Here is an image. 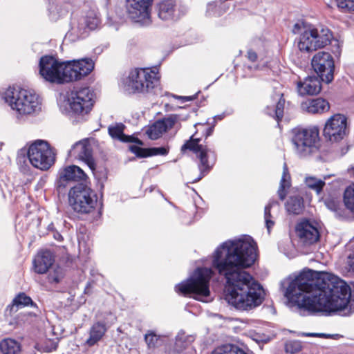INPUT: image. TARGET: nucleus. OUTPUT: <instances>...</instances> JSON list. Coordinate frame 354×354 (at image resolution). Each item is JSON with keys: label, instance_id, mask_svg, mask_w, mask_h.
<instances>
[{"label": "nucleus", "instance_id": "nucleus-1", "mask_svg": "<svg viewBox=\"0 0 354 354\" xmlns=\"http://www.w3.org/2000/svg\"><path fill=\"white\" fill-rule=\"evenodd\" d=\"M256 250L252 238L244 236L222 243L212 257L213 268L226 280L224 299L239 311H250L263 301L262 286L244 270L254 263Z\"/></svg>", "mask_w": 354, "mask_h": 354}, {"label": "nucleus", "instance_id": "nucleus-2", "mask_svg": "<svg viewBox=\"0 0 354 354\" xmlns=\"http://www.w3.org/2000/svg\"><path fill=\"white\" fill-rule=\"evenodd\" d=\"M351 295L350 287L337 276L311 270L301 272L285 292L290 302L311 313L342 310Z\"/></svg>", "mask_w": 354, "mask_h": 354}, {"label": "nucleus", "instance_id": "nucleus-3", "mask_svg": "<svg viewBox=\"0 0 354 354\" xmlns=\"http://www.w3.org/2000/svg\"><path fill=\"white\" fill-rule=\"evenodd\" d=\"M3 99L19 120L35 115L41 111V99L32 89L10 86L3 92Z\"/></svg>", "mask_w": 354, "mask_h": 354}, {"label": "nucleus", "instance_id": "nucleus-4", "mask_svg": "<svg viewBox=\"0 0 354 354\" xmlns=\"http://www.w3.org/2000/svg\"><path fill=\"white\" fill-rule=\"evenodd\" d=\"M292 32L299 35L297 47L302 53H311L324 48L330 44L333 37L328 28L304 21L296 23Z\"/></svg>", "mask_w": 354, "mask_h": 354}, {"label": "nucleus", "instance_id": "nucleus-5", "mask_svg": "<svg viewBox=\"0 0 354 354\" xmlns=\"http://www.w3.org/2000/svg\"><path fill=\"white\" fill-rule=\"evenodd\" d=\"M94 103L93 91L88 87H82L73 90L66 100L59 104V107L63 113L70 115L80 122L87 119Z\"/></svg>", "mask_w": 354, "mask_h": 354}, {"label": "nucleus", "instance_id": "nucleus-6", "mask_svg": "<svg viewBox=\"0 0 354 354\" xmlns=\"http://www.w3.org/2000/svg\"><path fill=\"white\" fill-rule=\"evenodd\" d=\"M213 275L211 268H197L186 281L176 286V291L184 295H190L196 299L204 301L209 295V281Z\"/></svg>", "mask_w": 354, "mask_h": 354}, {"label": "nucleus", "instance_id": "nucleus-7", "mask_svg": "<svg viewBox=\"0 0 354 354\" xmlns=\"http://www.w3.org/2000/svg\"><path fill=\"white\" fill-rule=\"evenodd\" d=\"M156 68H135L124 81V88L129 93L150 92L158 84Z\"/></svg>", "mask_w": 354, "mask_h": 354}, {"label": "nucleus", "instance_id": "nucleus-8", "mask_svg": "<svg viewBox=\"0 0 354 354\" xmlns=\"http://www.w3.org/2000/svg\"><path fill=\"white\" fill-rule=\"evenodd\" d=\"M27 154L30 164L40 170H48L55 162L54 149L42 140H37L30 144Z\"/></svg>", "mask_w": 354, "mask_h": 354}, {"label": "nucleus", "instance_id": "nucleus-9", "mask_svg": "<svg viewBox=\"0 0 354 354\" xmlns=\"http://www.w3.org/2000/svg\"><path fill=\"white\" fill-rule=\"evenodd\" d=\"M68 202L75 212L88 214L95 207L97 196L90 188L77 185L69 191Z\"/></svg>", "mask_w": 354, "mask_h": 354}, {"label": "nucleus", "instance_id": "nucleus-10", "mask_svg": "<svg viewBox=\"0 0 354 354\" xmlns=\"http://www.w3.org/2000/svg\"><path fill=\"white\" fill-rule=\"evenodd\" d=\"M319 140L317 127L313 126L306 129L295 128L292 130V142L297 153L302 156L316 149Z\"/></svg>", "mask_w": 354, "mask_h": 354}, {"label": "nucleus", "instance_id": "nucleus-11", "mask_svg": "<svg viewBox=\"0 0 354 354\" xmlns=\"http://www.w3.org/2000/svg\"><path fill=\"white\" fill-rule=\"evenodd\" d=\"M39 74L46 81L51 83L62 84L68 75L67 62H59L52 56H44L39 61Z\"/></svg>", "mask_w": 354, "mask_h": 354}, {"label": "nucleus", "instance_id": "nucleus-12", "mask_svg": "<svg viewBox=\"0 0 354 354\" xmlns=\"http://www.w3.org/2000/svg\"><path fill=\"white\" fill-rule=\"evenodd\" d=\"M194 135L191 136L190 139L181 147V151H183L185 149H189L194 152L199 158L200 163L198 168L201 171V175L194 180L193 183L201 180L204 176V174L210 170L215 162L214 152L206 145L199 144L200 139L194 138Z\"/></svg>", "mask_w": 354, "mask_h": 354}, {"label": "nucleus", "instance_id": "nucleus-13", "mask_svg": "<svg viewBox=\"0 0 354 354\" xmlns=\"http://www.w3.org/2000/svg\"><path fill=\"white\" fill-rule=\"evenodd\" d=\"M311 66L323 82L328 84L333 80L335 64L329 53L319 51L315 54L311 59Z\"/></svg>", "mask_w": 354, "mask_h": 354}, {"label": "nucleus", "instance_id": "nucleus-14", "mask_svg": "<svg viewBox=\"0 0 354 354\" xmlns=\"http://www.w3.org/2000/svg\"><path fill=\"white\" fill-rule=\"evenodd\" d=\"M347 133V118L342 114L332 115L325 124L324 136L332 142L342 140Z\"/></svg>", "mask_w": 354, "mask_h": 354}, {"label": "nucleus", "instance_id": "nucleus-15", "mask_svg": "<svg viewBox=\"0 0 354 354\" xmlns=\"http://www.w3.org/2000/svg\"><path fill=\"white\" fill-rule=\"evenodd\" d=\"M68 156L71 159L84 162L93 173L95 171L96 162L88 139L75 142L68 151Z\"/></svg>", "mask_w": 354, "mask_h": 354}, {"label": "nucleus", "instance_id": "nucleus-16", "mask_svg": "<svg viewBox=\"0 0 354 354\" xmlns=\"http://www.w3.org/2000/svg\"><path fill=\"white\" fill-rule=\"evenodd\" d=\"M66 62L68 75L66 76V80L68 82L82 79L94 68V62L90 58L74 59Z\"/></svg>", "mask_w": 354, "mask_h": 354}, {"label": "nucleus", "instance_id": "nucleus-17", "mask_svg": "<svg viewBox=\"0 0 354 354\" xmlns=\"http://www.w3.org/2000/svg\"><path fill=\"white\" fill-rule=\"evenodd\" d=\"M153 0H127L129 17L136 22H145L149 19V8Z\"/></svg>", "mask_w": 354, "mask_h": 354}, {"label": "nucleus", "instance_id": "nucleus-18", "mask_svg": "<svg viewBox=\"0 0 354 354\" xmlns=\"http://www.w3.org/2000/svg\"><path fill=\"white\" fill-rule=\"evenodd\" d=\"M295 232L299 242L304 245H313L319 239L317 227L308 220H303L298 223L296 225Z\"/></svg>", "mask_w": 354, "mask_h": 354}, {"label": "nucleus", "instance_id": "nucleus-19", "mask_svg": "<svg viewBox=\"0 0 354 354\" xmlns=\"http://www.w3.org/2000/svg\"><path fill=\"white\" fill-rule=\"evenodd\" d=\"M178 121V117L175 115H171L159 120L150 125L146 130V133L151 140H156L160 138L165 132H167L174 127Z\"/></svg>", "mask_w": 354, "mask_h": 354}, {"label": "nucleus", "instance_id": "nucleus-20", "mask_svg": "<svg viewBox=\"0 0 354 354\" xmlns=\"http://www.w3.org/2000/svg\"><path fill=\"white\" fill-rule=\"evenodd\" d=\"M86 178L84 171L76 165L66 167L59 171V187H65L66 183L71 181L83 180Z\"/></svg>", "mask_w": 354, "mask_h": 354}, {"label": "nucleus", "instance_id": "nucleus-21", "mask_svg": "<svg viewBox=\"0 0 354 354\" xmlns=\"http://www.w3.org/2000/svg\"><path fill=\"white\" fill-rule=\"evenodd\" d=\"M321 88L320 80L316 76H308L297 82V91L300 95H317Z\"/></svg>", "mask_w": 354, "mask_h": 354}, {"label": "nucleus", "instance_id": "nucleus-22", "mask_svg": "<svg viewBox=\"0 0 354 354\" xmlns=\"http://www.w3.org/2000/svg\"><path fill=\"white\" fill-rule=\"evenodd\" d=\"M100 24V19L96 13L92 12L82 21L78 23L77 28L73 27L71 34H76L77 37H84L87 33V30H95Z\"/></svg>", "mask_w": 354, "mask_h": 354}, {"label": "nucleus", "instance_id": "nucleus-23", "mask_svg": "<svg viewBox=\"0 0 354 354\" xmlns=\"http://www.w3.org/2000/svg\"><path fill=\"white\" fill-rule=\"evenodd\" d=\"M54 262L51 252L45 250L39 252L33 261L35 271L39 274L46 273Z\"/></svg>", "mask_w": 354, "mask_h": 354}, {"label": "nucleus", "instance_id": "nucleus-24", "mask_svg": "<svg viewBox=\"0 0 354 354\" xmlns=\"http://www.w3.org/2000/svg\"><path fill=\"white\" fill-rule=\"evenodd\" d=\"M125 126L122 123H115L108 127L109 136L114 140L127 143H137L142 145V142L133 136H127L124 133Z\"/></svg>", "mask_w": 354, "mask_h": 354}, {"label": "nucleus", "instance_id": "nucleus-25", "mask_svg": "<svg viewBox=\"0 0 354 354\" xmlns=\"http://www.w3.org/2000/svg\"><path fill=\"white\" fill-rule=\"evenodd\" d=\"M304 110L310 113H324L330 109V104L325 99L319 97L308 100L301 104Z\"/></svg>", "mask_w": 354, "mask_h": 354}, {"label": "nucleus", "instance_id": "nucleus-26", "mask_svg": "<svg viewBox=\"0 0 354 354\" xmlns=\"http://www.w3.org/2000/svg\"><path fill=\"white\" fill-rule=\"evenodd\" d=\"M195 338V335L187 334L184 330H180L175 337L174 352H183L192 344Z\"/></svg>", "mask_w": 354, "mask_h": 354}, {"label": "nucleus", "instance_id": "nucleus-27", "mask_svg": "<svg viewBox=\"0 0 354 354\" xmlns=\"http://www.w3.org/2000/svg\"><path fill=\"white\" fill-rule=\"evenodd\" d=\"M106 331L105 325L100 322L94 324L90 329L89 337L86 340V344L92 346L97 343L104 335Z\"/></svg>", "mask_w": 354, "mask_h": 354}, {"label": "nucleus", "instance_id": "nucleus-28", "mask_svg": "<svg viewBox=\"0 0 354 354\" xmlns=\"http://www.w3.org/2000/svg\"><path fill=\"white\" fill-rule=\"evenodd\" d=\"M131 150L133 153H134L138 157L140 158H145L151 156H158V155H167L169 152V149L166 147H153L151 149H143L138 147H131Z\"/></svg>", "mask_w": 354, "mask_h": 354}, {"label": "nucleus", "instance_id": "nucleus-29", "mask_svg": "<svg viewBox=\"0 0 354 354\" xmlns=\"http://www.w3.org/2000/svg\"><path fill=\"white\" fill-rule=\"evenodd\" d=\"M304 207L303 198L301 194L290 195L286 204V210L294 214L301 213Z\"/></svg>", "mask_w": 354, "mask_h": 354}, {"label": "nucleus", "instance_id": "nucleus-30", "mask_svg": "<svg viewBox=\"0 0 354 354\" xmlns=\"http://www.w3.org/2000/svg\"><path fill=\"white\" fill-rule=\"evenodd\" d=\"M174 0H165L158 6V17L162 20H170L174 17L175 12Z\"/></svg>", "mask_w": 354, "mask_h": 354}, {"label": "nucleus", "instance_id": "nucleus-31", "mask_svg": "<svg viewBox=\"0 0 354 354\" xmlns=\"http://www.w3.org/2000/svg\"><path fill=\"white\" fill-rule=\"evenodd\" d=\"M279 208V204L275 201H270L269 203L265 207L264 219L268 233H270V229L274 226L275 223V216L274 214H271V209H273V212L276 213L278 212Z\"/></svg>", "mask_w": 354, "mask_h": 354}, {"label": "nucleus", "instance_id": "nucleus-32", "mask_svg": "<svg viewBox=\"0 0 354 354\" xmlns=\"http://www.w3.org/2000/svg\"><path fill=\"white\" fill-rule=\"evenodd\" d=\"M0 351L2 354H20V344L11 338H6L0 342Z\"/></svg>", "mask_w": 354, "mask_h": 354}, {"label": "nucleus", "instance_id": "nucleus-33", "mask_svg": "<svg viewBox=\"0 0 354 354\" xmlns=\"http://www.w3.org/2000/svg\"><path fill=\"white\" fill-rule=\"evenodd\" d=\"M290 175L288 172V169L286 163H284L283 167V174L280 181L279 187L277 192L279 197L281 201L285 199L286 196V189H288L290 187Z\"/></svg>", "mask_w": 354, "mask_h": 354}, {"label": "nucleus", "instance_id": "nucleus-34", "mask_svg": "<svg viewBox=\"0 0 354 354\" xmlns=\"http://www.w3.org/2000/svg\"><path fill=\"white\" fill-rule=\"evenodd\" d=\"M145 340L149 348L160 346L164 342L162 337L158 335L154 331L149 330L145 335Z\"/></svg>", "mask_w": 354, "mask_h": 354}, {"label": "nucleus", "instance_id": "nucleus-35", "mask_svg": "<svg viewBox=\"0 0 354 354\" xmlns=\"http://www.w3.org/2000/svg\"><path fill=\"white\" fill-rule=\"evenodd\" d=\"M212 354H246L245 351L234 344H224L216 349Z\"/></svg>", "mask_w": 354, "mask_h": 354}, {"label": "nucleus", "instance_id": "nucleus-36", "mask_svg": "<svg viewBox=\"0 0 354 354\" xmlns=\"http://www.w3.org/2000/svg\"><path fill=\"white\" fill-rule=\"evenodd\" d=\"M305 183L309 188L314 189L317 194H319L325 185V182L314 176H306Z\"/></svg>", "mask_w": 354, "mask_h": 354}, {"label": "nucleus", "instance_id": "nucleus-37", "mask_svg": "<svg viewBox=\"0 0 354 354\" xmlns=\"http://www.w3.org/2000/svg\"><path fill=\"white\" fill-rule=\"evenodd\" d=\"M344 201L346 207L354 212V184L346 189L344 194Z\"/></svg>", "mask_w": 354, "mask_h": 354}, {"label": "nucleus", "instance_id": "nucleus-38", "mask_svg": "<svg viewBox=\"0 0 354 354\" xmlns=\"http://www.w3.org/2000/svg\"><path fill=\"white\" fill-rule=\"evenodd\" d=\"M280 98L279 99L276 106L272 112H268V114L275 118L278 121H279L283 115V109L285 105V100L282 98V95L280 94Z\"/></svg>", "mask_w": 354, "mask_h": 354}, {"label": "nucleus", "instance_id": "nucleus-39", "mask_svg": "<svg viewBox=\"0 0 354 354\" xmlns=\"http://www.w3.org/2000/svg\"><path fill=\"white\" fill-rule=\"evenodd\" d=\"M33 304L31 298L25 293L19 294L13 300V305L17 307L26 306Z\"/></svg>", "mask_w": 354, "mask_h": 354}, {"label": "nucleus", "instance_id": "nucleus-40", "mask_svg": "<svg viewBox=\"0 0 354 354\" xmlns=\"http://www.w3.org/2000/svg\"><path fill=\"white\" fill-rule=\"evenodd\" d=\"M285 349L287 353L294 354L298 353L301 349V342L296 340H291L286 342Z\"/></svg>", "mask_w": 354, "mask_h": 354}, {"label": "nucleus", "instance_id": "nucleus-41", "mask_svg": "<svg viewBox=\"0 0 354 354\" xmlns=\"http://www.w3.org/2000/svg\"><path fill=\"white\" fill-rule=\"evenodd\" d=\"M338 8L344 11L354 10V0H336Z\"/></svg>", "mask_w": 354, "mask_h": 354}, {"label": "nucleus", "instance_id": "nucleus-42", "mask_svg": "<svg viewBox=\"0 0 354 354\" xmlns=\"http://www.w3.org/2000/svg\"><path fill=\"white\" fill-rule=\"evenodd\" d=\"M57 347V343L55 341L48 339L46 340L44 344L39 346L38 350L50 353L53 351H55Z\"/></svg>", "mask_w": 354, "mask_h": 354}, {"label": "nucleus", "instance_id": "nucleus-43", "mask_svg": "<svg viewBox=\"0 0 354 354\" xmlns=\"http://www.w3.org/2000/svg\"><path fill=\"white\" fill-rule=\"evenodd\" d=\"M63 277V272L61 268H57L55 270L53 274H50L48 276L50 282L59 283Z\"/></svg>", "mask_w": 354, "mask_h": 354}, {"label": "nucleus", "instance_id": "nucleus-44", "mask_svg": "<svg viewBox=\"0 0 354 354\" xmlns=\"http://www.w3.org/2000/svg\"><path fill=\"white\" fill-rule=\"evenodd\" d=\"M247 57L249 61L252 62H257L259 61V57L257 53L252 49H249L247 52ZM261 61L262 59H260Z\"/></svg>", "mask_w": 354, "mask_h": 354}, {"label": "nucleus", "instance_id": "nucleus-45", "mask_svg": "<svg viewBox=\"0 0 354 354\" xmlns=\"http://www.w3.org/2000/svg\"><path fill=\"white\" fill-rule=\"evenodd\" d=\"M347 265L350 270L354 271V254H350L347 258Z\"/></svg>", "mask_w": 354, "mask_h": 354}, {"label": "nucleus", "instance_id": "nucleus-46", "mask_svg": "<svg viewBox=\"0 0 354 354\" xmlns=\"http://www.w3.org/2000/svg\"><path fill=\"white\" fill-rule=\"evenodd\" d=\"M305 335L309 337H322L324 335V334L322 333H306Z\"/></svg>", "mask_w": 354, "mask_h": 354}, {"label": "nucleus", "instance_id": "nucleus-47", "mask_svg": "<svg viewBox=\"0 0 354 354\" xmlns=\"http://www.w3.org/2000/svg\"><path fill=\"white\" fill-rule=\"evenodd\" d=\"M54 238L56 240L59 241L62 240V236L58 232H57L54 234Z\"/></svg>", "mask_w": 354, "mask_h": 354}, {"label": "nucleus", "instance_id": "nucleus-48", "mask_svg": "<svg viewBox=\"0 0 354 354\" xmlns=\"http://www.w3.org/2000/svg\"><path fill=\"white\" fill-rule=\"evenodd\" d=\"M213 132V127H209L206 131V138L209 136Z\"/></svg>", "mask_w": 354, "mask_h": 354}, {"label": "nucleus", "instance_id": "nucleus-49", "mask_svg": "<svg viewBox=\"0 0 354 354\" xmlns=\"http://www.w3.org/2000/svg\"><path fill=\"white\" fill-rule=\"evenodd\" d=\"M216 8V6H215L214 4H209V5L208 6L207 12H208V14H209V15H211V14H210V10H211L212 8Z\"/></svg>", "mask_w": 354, "mask_h": 354}, {"label": "nucleus", "instance_id": "nucleus-50", "mask_svg": "<svg viewBox=\"0 0 354 354\" xmlns=\"http://www.w3.org/2000/svg\"><path fill=\"white\" fill-rule=\"evenodd\" d=\"M182 98L183 100H185V101H190V100H192L194 99L193 97H182Z\"/></svg>", "mask_w": 354, "mask_h": 354}]
</instances>
